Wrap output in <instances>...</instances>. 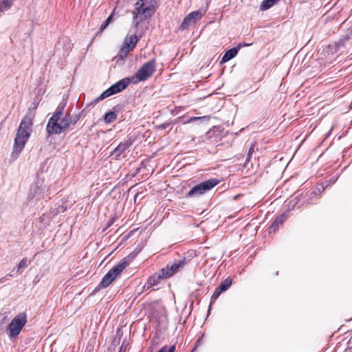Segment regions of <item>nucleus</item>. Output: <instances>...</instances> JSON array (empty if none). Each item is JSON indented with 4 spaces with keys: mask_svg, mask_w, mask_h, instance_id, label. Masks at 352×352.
Returning <instances> with one entry per match:
<instances>
[{
    "mask_svg": "<svg viewBox=\"0 0 352 352\" xmlns=\"http://www.w3.org/2000/svg\"><path fill=\"white\" fill-rule=\"evenodd\" d=\"M186 263V258L181 259L173 263H168L166 267L160 270L162 273V276H164L165 278L173 276L179 269L183 268Z\"/></svg>",
    "mask_w": 352,
    "mask_h": 352,
    "instance_id": "1a4fd4ad",
    "label": "nucleus"
},
{
    "mask_svg": "<svg viewBox=\"0 0 352 352\" xmlns=\"http://www.w3.org/2000/svg\"><path fill=\"white\" fill-rule=\"evenodd\" d=\"M65 107V103H60L56 107L54 114L50 118H70L69 116L64 115V109Z\"/></svg>",
    "mask_w": 352,
    "mask_h": 352,
    "instance_id": "f3484780",
    "label": "nucleus"
},
{
    "mask_svg": "<svg viewBox=\"0 0 352 352\" xmlns=\"http://www.w3.org/2000/svg\"><path fill=\"white\" fill-rule=\"evenodd\" d=\"M27 322V315L22 312L17 314L8 326L9 336L11 338L16 337Z\"/></svg>",
    "mask_w": 352,
    "mask_h": 352,
    "instance_id": "423d86ee",
    "label": "nucleus"
},
{
    "mask_svg": "<svg viewBox=\"0 0 352 352\" xmlns=\"http://www.w3.org/2000/svg\"><path fill=\"white\" fill-rule=\"evenodd\" d=\"M28 267V259L27 258H22L17 267V272L19 274H21L23 271V270Z\"/></svg>",
    "mask_w": 352,
    "mask_h": 352,
    "instance_id": "b1692460",
    "label": "nucleus"
},
{
    "mask_svg": "<svg viewBox=\"0 0 352 352\" xmlns=\"http://www.w3.org/2000/svg\"><path fill=\"white\" fill-rule=\"evenodd\" d=\"M175 350V345H173L170 347H168L167 346H163L160 350H159L157 352H174Z\"/></svg>",
    "mask_w": 352,
    "mask_h": 352,
    "instance_id": "a878e982",
    "label": "nucleus"
},
{
    "mask_svg": "<svg viewBox=\"0 0 352 352\" xmlns=\"http://www.w3.org/2000/svg\"><path fill=\"white\" fill-rule=\"evenodd\" d=\"M347 40H348V37H345V38H343V41L342 42H344V41H347Z\"/></svg>",
    "mask_w": 352,
    "mask_h": 352,
    "instance_id": "f704fd0d",
    "label": "nucleus"
},
{
    "mask_svg": "<svg viewBox=\"0 0 352 352\" xmlns=\"http://www.w3.org/2000/svg\"><path fill=\"white\" fill-rule=\"evenodd\" d=\"M240 48L241 44H239L236 47H232L227 50L221 58V63H226L231 60L232 58H233L234 57H235Z\"/></svg>",
    "mask_w": 352,
    "mask_h": 352,
    "instance_id": "4468645a",
    "label": "nucleus"
},
{
    "mask_svg": "<svg viewBox=\"0 0 352 352\" xmlns=\"http://www.w3.org/2000/svg\"><path fill=\"white\" fill-rule=\"evenodd\" d=\"M165 278L164 276H162V273L161 271L158 274H155L151 276L146 280V283L143 286V290L146 291L151 288L153 286L157 285L159 284L161 279Z\"/></svg>",
    "mask_w": 352,
    "mask_h": 352,
    "instance_id": "f8f14e48",
    "label": "nucleus"
},
{
    "mask_svg": "<svg viewBox=\"0 0 352 352\" xmlns=\"http://www.w3.org/2000/svg\"><path fill=\"white\" fill-rule=\"evenodd\" d=\"M43 197V189L37 184L33 185L30 190L28 199L29 201L35 199L36 201L40 200Z\"/></svg>",
    "mask_w": 352,
    "mask_h": 352,
    "instance_id": "ddd939ff",
    "label": "nucleus"
},
{
    "mask_svg": "<svg viewBox=\"0 0 352 352\" xmlns=\"http://www.w3.org/2000/svg\"><path fill=\"white\" fill-rule=\"evenodd\" d=\"M112 18H113V14H111L109 16L107 17V19L104 21V22L109 25L110 23V22L111 21Z\"/></svg>",
    "mask_w": 352,
    "mask_h": 352,
    "instance_id": "2f4dec72",
    "label": "nucleus"
},
{
    "mask_svg": "<svg viewBox=\"0 0 352 352\" xmlns=\"http://www.w3.org/2000/svg\"><path fill=\"white\" fill-rule=\"evenodd\" d=\"M222 292H221V290L219 289V288L218 287L215 289L214 292H213V294L211 296L210 305V307L208 310V314H209L210 311V307H211L212 304L216 301V300L219 298V296H220V294Z\"/></svg>",
    "mask_w": 352,
    "mask_h": 352,
    "instance_id": "5701e85b",
    "label": "nucleus"
},
{
    "mask_svg": "<svg viewBox=\"0 0 352 352\" xmlns=\"http://www.w3.org/2000/svg\"><path fill=\"white\" fill-rule=\"evenodd\" d=\"M170 122H166L157 126L158 129L164 130L170 126Z\"/></svg>",
    "mask_w": 352,
    "mask_h": 352,
    "instance_id": "c85d7f7f",
    "label": "nucleus"
},
{
    "mask_svg": "<svg viewBox=\"0 0 352 352\" xmlns=\"http://www.w3.org/2000/svg\"><path fill=\"white\" fill-rule=\"evenodd\" d=\"M157 7L156 0H138L132 12L135 27L138 28L141 22L151 18L155 14Z\"/></svg>",
    "mask_w": 352,
    "mask_h": 352,
    "instance_id": "f03ea898",
    "label": "nucleus"
},
{
    "mask_svg": "<svg viewBox=\"0 0 352 352\" xmlns=\"http://www.w3.org/2000/svg\"><path fill=\"white\" fill-rule=\"evenodd\" d=\"M287 218V215L283 213L276 218L272 226L270 227V232H275Z\"/></svg>",
    "mask_w": 352,
    "mask_h": 352,
    "instance_id": "2eb2a0df",
    "label": "nucleus"
},
{
    "mask_svg": "<svg viewBox=\"0 0 352 352\" xmlns=\"http://www.w3.org/2000/svg\"><path fill=\"white\" fill-rule=\"evenodd\" d=\"M203 120H208V117H206V116H202V117H190V118L189 119H188L187 120L184 121L183 124H188V123H190V122H195V121Z\"/></svg>",
    "mask_w": 352,
    "mask_h": 352,
    "instance_id": "393cba45",
    "label": "nucleus"
},
{
    "mask_svg": "<svg viewBox=\"0 0 352 352\" xmlns=\"http://www.w3.org/2000/svg\"><path fill=\"white\" fill-rule=\"evenodd\" d=\"M112 18H113V14H111L109 16L107 17V19L104 21V22L109 25L110 23V22L111 21Z\"/></svg>",
    "mask_w": 352,
    "mask_h": 352,
    "instance_id": "7c9ffc66",
    "label": "nucleus"
},
{
    "mask_svg": "<svg viewBox=\"0 0 352 352\" xmlns=\"http://www.w3.org/2000/svg\"><path fill=\"white\" fill-rule=\"evenodd\" d=\"M232 280L230 277L226 278L219 286L218 287L221 290V292H226L228 290L230 287L232 285Z\"/></svg>",
    "mask_w": 352,
    "mask_h": 352,
    "instance_id": "412c9836",
    "label": "nucleus"
},
{
    "mask_svg": "<svg viewBox=\"0 0 352 352\" xmlns=\"http://www.w3.org/2000/svg\"><path fill=\"white\" fill-rule=\"evenodd\" d=\"M131 80L129 78H124L118 82L111 85L107 90L103 91L100 96L98 98V100H104V98L109 97L112 95L118 94L124 89H125L129 85Z\"/></svg>",
    "mask_w": 352,
    "mask_h": 352,
    "instance_id": "6e6552de",
    "label": "nucleus"
},
{
    "mask_svg": "<svg viewBox=\"0 0 352 352\" xmlns=\"http://www.w3.org/2000/svg\"><path fill=\"white\" fill-rule=\"evenodd\" d=\"M254 151V144H252L249 148L245 163H248L250 160V159L252 157V155Z\"/></svg>",
    "mask_w": 352,
    "mask_h": 352,
    "instance_id": "bb28decb",
    "label": "nucleus"
},
{
    "mask_svg": "<svg viewBox=\"0 0 352 352\" xmlns=\"http://www.w3.org/2000/svg\"><path fill=\"white\" fill-rule=\"evenodd\" d=\"M13 4V0H0V14L8 10Z\"/></svg>",
    "mask_w": 352,
    "mask_h": 352,
    "instance_id": "a211bd4d",
    "label": "nucleus"
},
{
    "mask_svg": "<svg viewBox=\"0 0 352 352\" xmlns=\"http://www.w3.org/2000/svg\"><path fill=\"white\" fill-rule=\"evenodd\" d=\"M279 0H264L261 6V8L263 10H266L272 7Z\"/></svg>",
    "mask_w": 352,
    "mask_h": 352,
    "instance_id": "4be33fe9",
    "label": "nucleus"
},
{
    "mask_svg": "<svg viewBox=\"0 0 352 352\" xmlns=\"http://www.w3.org/2000/svg\"><path fill=\"white\" fill-rule=\"evenodd\" d=\"M139 41V38L136 34H132L129 36V38H126L123 45L124 46L131 47V50H133V48L136 46L138 42Z\"/></svg>",
    "mask_w": 352,
    "mask_h": 352,
    "instance_id": "dca6fc26",
    "label": "nucleus"
},
{
    "mask_svg": "<svg viewBox=\"0 0 352 352\" xmlns=\"http://www.w3.org/2000/svg\"><path fill=\"white\" fill-rule=\"evenodd\" d=\"M112 18H113V14H111L109 16L107 17V19L104 21V22L109 25L110 23V22L111 21Z\"/></svg>",
    "mask_w": 352,
    "mask_h": 352,
    "instance_id": "473e14b6",
    "label": "nucleus"
},
{
    "mask_svg": "<svg viewBox=\"0 0 352 352\" xmlns=\"http://www.w3.org/2000/svg\"><path fill=\"white\" fill-rule=\"evenodd\" d=\"M249 45H250V44H247V43H244V44H243V45H242V44H241V46H249Z\"/></svg>",
    "mask_w": 352,
    "mask_h": 352,
    "instance_id": "72a5a7b5",
    "label": "nucleus"
},
{
    "mask_svg": "<svg viewBox=\"0 0 352 352\" xmlns=\"http://www.w3.org/2000/svg\"><path fill=\"white\" fill-rule=\"evenodd\" d=\"M117 114L115 111H110L107 112L104 116V121L106 123H111L116 120Z\"/></svg>",
    "mask_w": 352,
    "mask_h": 352,
    "instance_id": "aec40b11",
    "label": "nucleus"
},
{
    "mask_svg": "<svg viewBox=\"0 0 352 352\" xmlns=\"http://www.w3.org/2000/svg\"><path fill=\"white\" fill-rule=\"evenodd\" d=\"M39 102H40V100L38 98H35L34 99V100L32 103L33 110H35L38 107V106L39 104Z\"/></svg>",
    "mask_w": 352,
    "mask_h": 352,
    "instance_id": "cd10ccee",
    "label": "nucleus"
},
{
    "mask_svg": "<svg viewBox=\"0 0 352 352\" xmlns=\"http://www.w3.org/2000/svg\"><path fill=\"white\" fill-rule=\"evenodd\" d=\"M76 123V120L72 122L71 118H50L46 126L47 136L60 135L65 132L69 126Z\"/></svg>",
    "mask_w": 352,
    "mask_h": 352,
    "instance_id": "7ed1b4c3",
    "label": "nucleus"
},
{
    "mask_svg": "<svg viewBox=\"0 0 352 352\" xmlns=\"http://www.w3.org/2000/svg\"><path fill=\"white\" fill-rule=\"evenodd\" d=\"M201 17V13L199 10L190 12L184 19L180 28L182 30L186 29L187 27L195 24L197 20L199 19Z\"/></svg>",
    "mask_w": 352,
    "mask_h": 352,
    "instance_id": "9b49d317",
    "label": "nucleus"
},
{
    "mask_svg": "<svg viewBox=\"0 0 352 352\" xmlns=\"http://www.w3.org/2000/svg\"><path fill=\"white\" fill-rule=\"evenodd\" d=\"M155 71V59L153 58L141 66L135 74V78L138 82L145 81L151 78Z\"/></svg>",
    "mask_w": 352,
    "mask_h": 352,
    "instance_id": "0eeeda50",
    "label": "nucleus"
},
{
    "mask_svg": "<svg viewBox=\"0 0 352 352\" xmlns=\"http://www.w3.org/2000/svg\"><path fill=\"white\" fill-rule=\"evenodd\" d=\"M219 183L217 179H210L195 186L186 194V197H195L205 194Z\"/></svg>",
    "mask_w": 352,
    "mask_h": 352,
    "instance_id": "39448f33",
    "label": "nucleus"
},
{
    "mask_svg": "<svg viewBox=\"0 0 352 352\" xmlns=\"http://www.w3.org/2000/svg\"><path fill=\"white\" fill-rule=\"evenodd\" d=\"M130 48L131 47H126V46H124V45H122L121 49L120 50V51L118 54V58L122 60H124V59L127 56L129 52L132 51V50H131Z\"/></svg>",
    "mask_w": 352,
    "mask_h": 352,
    "instance_id": "6ab92c4d",
    "label": "nucleus"
},
{
    "mask_svg": "<svg viewBox=\"0 0 352 352\" xmlns=\"http://www.w3.org/2000/svg\"><path fill=\"white\" fill-rule=\"evenodd\" d=\"M31 111V108H30L28 113L23 117L17 129L13 146V155H18L21 153L30 136L34 117V113H32Z\"/></svg>",
    "mask_w": 352,
    "mask_h": 352,
    "instance_id": "f257e3e1",
    "label": "nucleus"
},
{
    "mask_svg": "<svg viewBox=\"0 0 352 352\" xmlns=\"http://www.w3.org/2000/svg\"><path fill=\"white\" fill-rule=\"evenodd\" d=\"M128 265L129 263L126 258L122 259L104 275L99 285V287L102 288L107 287L128 266Z\"/></svg>",
    "mask_w": 352,
    "mask_h": 352,
    "instance_id": "20e7f679",
    "label": "nucleus"
},
{
    "mask_svg": "<svg viewBox=\"0 0 352 352\" xmlns=\"http://www.w3.org/2000/svg\"><path fill=\"white\" fill-rule=\"evenodd\" d=\"M109 25L107 24L104 21L102 23L100 27V32H102Z\"/></svg>",
    "mask_w": 352,
    "mask_h": 352,
    "instance_id": "c756f323",
    "label": "nucleus"
},
{
    "mask_svg": "<svg viewBox=\"0 0 352 352\" xmlns=\"http://www.w3.org/2000/svg\"><path fill=\"white\" fill-rule=\"evenodd\" d=\"M199 340H198L196 342V346H197L199 344Z\"/></svg>",
    "mask_w": 352,
    "mask_h": 352,
    "instance_id": "c9c22d12",
    "label": "nucleus"
},
{
    "mask_svg": "<svg viewBox=\"0 0 352 352\" xmlns=\"http://www.w3.org/2000/svg\"><path fill=\"white\" fill-rule=\"evenodd\" d=\"M134 139L132 137L127 138L124 142H120L111 153V155H114L118 159L125 151H126L133 143Z\"/></svg>",
    "mask_w": 352,
    "mask_h": 352,
    "instance_id": "9d476101",
    "label": "nucleus"
}]
</instances>
